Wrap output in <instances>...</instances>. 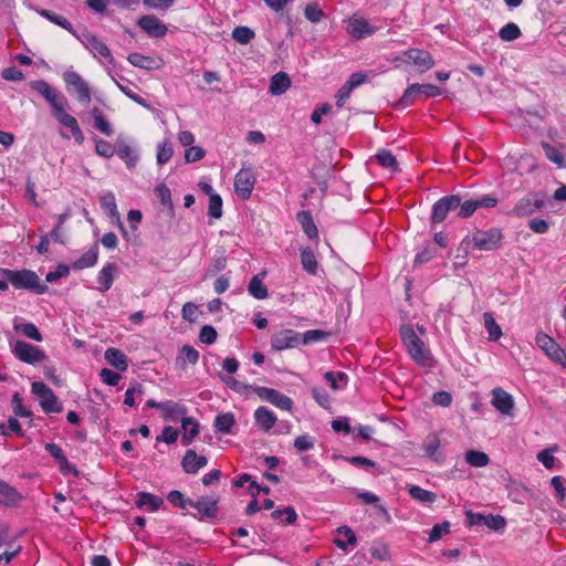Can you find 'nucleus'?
I'll return each mask as SVG.
<instances>
[{
  "mask_svg": "<svg viewBox=\"0 0 566 566\" xmlns=\"http://www.w3.org/2000/svg\"><path fill=\"white\" fill-rule=\"evenodd\" d=\"M30 87L38 92L50 105L52 116L64 127H71L67 98L43 80L32 81Z\"/></svg>",
  "mask_w": 566,
  "mask_h": 566,
  "instance_id": "obj_1",
  "label": "nucleus"
},
{
  "mask_svg": "<svg viewBox=\"0 0 566 566\" xmlns=\"http://www.w3.org/2000/svg\"><path fill=\"white\" fill-rule=\"evenodd\" d=\"M400 336L409 356L417 365L421 367H431L433 365L430 349L410 325H403L400 328Z\"/></svg>",
  "mask_w": 566,
  "mask_h": 566,
  "instance_id": "obj_2",
  "label": "nucleus"
},
{
  "mask_svg": "<svg viewBox=\"0 0 566 566\" xmlns=\"http://www.w3.org/2000/svg\"><path fill=\"white\" fill-rule=\"evenodd\" d=\"M10 349L18 360L29 365L42 363L46 358L40 347L20 339L10 342Z\"/></svg>",
  "mask_w": 566,
  "mask_h": 566,
  "instance_id": "obj_3",
  "label": "nucleus"
},
{
  "mask_svg": "<svg viewBox=\"0 0 566 566\" xmlns=\"http://www.w3.org/2000/svg\"><path fill=\"white\" fill-rule=\"evenodd\" d=\"M535 343L551 361L566 368V352L553 337L544 332H538Z\"/></svg>",
  "mask_w": 566,
  "mask_h": 566,
  "instance_id": "obj_4",
  "label": "nucleus"
},
{
  "mask_svg": "<svg viewBox=\"0 0 566 566\" xmlns=\"http://www.w3.org/2000/svg\"><path fill=\"white\" fill-rule=\"evenodd\" d=\"M0 275L15 289L32 290L39 286V276L31 270L13 271L1 268Z\"/></svg>",
  "mask_w": 566,
  "mask_h": 566,
  "instance_id": "obj_5",
  "label": "nucleus"
},
{
  "mask_svg": "<svg viewBox=\"0 0 566 566\" xmlns=\"http://www.w3.org/2000/svg\"><path fill=\"white\" fill-rule=\"evenodd\" d=\"M31 391L38 398L43 411L50 413L60 412L62 410V406L57 397L53 394L51 388L46 386L44 382L34 381L32 384Z\"/></svg>",
  "mask_w": 566,
  "mask_h": 566,
  "instance_id": "obj_6",
  "label": "nucleus"
},
{
  "mask_svg": "<svg viewBox=\"0 0 566 566\" xmlns=\"http://www.w3.org/2000/svg\"><path fill=\"white\" fill-rule=\"evenodd\" d=\"M502 232L500 229L492 228L486 231H478L472 237V243L482 251H492L500 247Z\"/></svg>",
  "mask_w": 566,
  "mask_h": 566,
  "instance_id": "obj_7",
  "label": "nucleus"
},
{
  "mask_svg": "<svg viewBox=\"0 0 566 566\" xmlns=\"http://www.w3.org/2000/svg\"><path fill=\"white\" fill-rule=\"evenodd\" d=\"M255 180V175L252 169H240L234 177V190L237 195L244 200L249 199L254 188Z\"/></svg>",
  "mask_w": 566,
  "mask_h": 566,
  "instance_id": "obj_8",
  "label": "nucleus"
},
{
  "mask_svg": "<svg viewBox=\"0 0 566 566\" xmlns=\"http://www.w3.org/2000/svg\"><path fill=\"white\" fill-rule=\"evenodd\" d=\"M80 42L93 54L94 57H105L109 63L113 62L111 51L107 45L90 32H83L77 36Z\"/></svg>",
  "mask_w": 566,
  "mask_h": 566,
  "instance_id": "obj_9",
  "label": "nucleus"
},
{
  "mask_svg": "<svg viewBox=\"0 0 566 566\" xmlns=\"http://www.w3.org/2000/svg\"><path fill=\"white\" fill-rule=\"evenodd\" d=\"M254 391L262 400H265L282 410H291L293 407V400L289 396L275 389L256 387Z\"/></svg>",
  "mask_w": 566,
  "mask_h": 566,
  "instance_id": "obj_10",
  "label": "nucleus"
},
{
  "mask_svg": "<svg viewBox=\"0 0 566 566\" xmlns=\"http://www.w3.org/2000/svg\"><path fill=\"white\" fill-rule=\"evenodd\" d=\"M545 202L536 193H530L518 200L512 210V213L516 217H526L539 211L544 207Z\"/></svg>",
  "mask_w": 566,
  "mask_h": 566,
  "instance_id": "obj_11",
  "label": "nucleus"
},
{
  "mask_svg": "<svg viewBox=\"0 0 566 566\" xmlns=\"http://www.w3.org/2000/svg\"><path fill=\"white\" fill-rule=\"evenodd\" d=\"M298 344H301V335L293 329H282L271 337V347L277 352L294 348Z\"/></svg>",
  "mask_w": 566,
  "mask_h": 566,
  "instance_id": "obj_12",
  "label": "nucleus"
},
{
  "mask_svg": "<svg viewBox=\"0 0 566 566\" xmlns=\"http://www.w3.org/2000/svg\"><path fill=\"white\" fill-rule=\"evenodd\" d=\"M460 206V197L459 196H447L438 200L432 207L431 220L434 223L442 222L449 211L458 209Z\"/></svg>",
  "mask_w": 566,
  "mask_h": 566,
  "instance_id": "obj_13",
  "label": "nucleus"
},
{
  "mask_svg": "<svg viewBox=\"0 0 566 566\" xmlns=\"http://www.w3.org/2000/svg\"><path fill=\"white\" fill-rule=\"evenodd\" d=\"M492 406L504 416H513L515 402L513 396L504 389L496 387L492 390Z\"/></svg>",
  "mask_w": 566,
  "mask_h": 566,
  "instance_id": "obj_14",
  "label": "nucleus"
},
{
  "mask_svg": "<svg viewBox=\"0 0 566 566\" xmlns=\"http://www.w3.org/2000/svg\"><path fill=\"white\" fill-rule=\"evenodd\" d=\"M137 24L144 32L154 38H163L168 31L167 27L153 14L140 17Z\"/></svg>",
  "mask_w": 566,
  "mask_h": 566,
  "instance_id": "obj_15",
  "label": "nucleus"
},
{
  "mask_svg": "<svg viewBox=\"0 0 566 566\" xmlns=\"http://www.w3.org/2000/svg\"><path fill=\"white\" fill-rule=\"evenodd\" d=\"M160 412L164 420L178 421L182 418H187L186 413L188 412V409L179 401L167 400L161 402Z\"/></svg>",
  "mask_w": 566,
  "mask_h": 566,
  "instance_id": "obj_16",
  "label": "nucleus"
},
{
  "mask_svg": "<svg viewBox=\"0 0 566 566\" xmlns=\"http://www.w3.org/2000/svg\"><path fill=\"white\" fill-rule=\"evenodd\" d=\"M376 28L360 17H353L348 20L347 32L355 39H364L374 34Z\"/></svg>",
  "mask_w": 566,
  "mask_h": 566,
  "instance_id": "obj_17",
  "label": "nucleus"
},
{
  "mask_svg": "<svg viewBox=\"0 0 566 566\" xmlns=\"http://www.w3.org/2000/svg\"><path fill=\"white\" fill-rule=\"evenodd\" d=\"M207 464L208 459L205 455H198L193 450H187L181 461L182 469L188 474H196Z\"/></svg>",
  "mask_w": 566,
  "mask_h": 566,
  "instance_id": "obj_18",
  "label": "nucleus"
},
{
  "mask_svg": "<svg viewBox=\"0 0 566 566\" xmlns=\"http://www.w3.org/2000/svg\"><path fill=\"white\" fill-rule=\"evenodd\" d=\"M99 203H101L102 209L111 218V220L114 223H116L123 232H125L123 222L120 220L119 212L117 210L115 196L112 192L104 193L99 198Z\"/></svg>",
  "mask_w": 566,
  "mask_h": 566,
  "instance_id": "obj_19",
  "label": "nucleus"
},
{
  "mask_svg": "<svg viewBox=\"0 0 566 566\" xmlns=\"http://www.w3.org/2000/svg\"><path fill=\"white\" fill-rule=\"evenodd\" d=\"M406 56L421 71H428L434 65L432 55L423 50L410 49L406 52Z\"/></svg>",
  "mask_w": 566,
  "mask_h": 566,
  "instance_id": "obj_20",
  "label": "nucleus"
},
{
  "mask_svg": "<svg viewBox=\"0 0 566 566\" xmlns=\"http://www.w3.org/2000/svg\"><path fill=\"white\" fill-rule=\"evenodd\" d=\"M189 506L196 509L199 514L206 517H214L218 512L217 500L212 496H202L197 501H189Z\"/></svg>",
  "mask_w": 566,
  "mask_h": 566,
  "instance_id": "obj_21",
  "label": "nucleus"
},
{
  "mask_svg": "<svg viewBox=\"0 0 566 566\" xmlns=\"http://www.w3.org/2000/svg\"><path fill=\"white\" fill-rule=\"evenodd\" d=\"M254 419L256 426L263 431L271 430L277 420L274 412L264 406L259 407L254 411Z\"/></svg>",
  "mask_w": 566,
  "mask_h": 566,
  "instance_id": "obj_22",
  "label": "nucleus"
},
{
  "mask_svg": "<svg viewBox=\"0 0 566 566\" xmlns=\"http://www.w3.org/2000/svg\"><path fill=\"white\" fill-rule=\"evenodd\" d=\"M265 276L266 271H262L259 274L254 275L248 285L249 294L256 300H264L269 295L268 289L263 284Z\"/></svg>",
  "mask_w": 566,
  "mask_h": 566,
  "instance_id": "obj_23",
  "label": "nucleus"
},
{
  "mask_svg": "<svg viewBox=\"0 0 566 566\" xmlns=\"http://www.w3.org/2000/svg\"><path fill=\"white\" fill-rule=\"evenodd\" d=\"M334 544L338 548L346 551L349 546H354L356 544V536L349 527L340 526L336 531Z\"/></svg>",
  "mask_w": 566,
  "mask_h": 566,
  "instance_id": "obj_24",
  "label": "nucleus"
},
{
  "mask_svg": "<svg viewBox=\"0 0 566 566\" xmlns=\"http://www.w3.org/2000/svg\"><path fill=\"white\" fill-rule=\"evenodd\" d=\"M181 428L184 430L181 442L189 446L199 433V423L195 418L187 417L181 419Z\"/></svg>",
  "mask_w": 566,
  "mask_h": 566,
  "instance_id": "obj_25",
  "label": "nucleus"
},
{
  "mask_svg": "<svg viewBox=\"0 0 566 566\" xmlns=\"http://www.w3.org/2000/svg\"><path fill=\"white\" fill-rule=\"evenodd\" d=\"M13 328L24 337L34 342H42L43 336L35 324L31 322H14Z\"/></svg>",
  "mask_w": 566,
  "mask_h": 566,
  "instance_id": "obj_26",
  "label": "nucleus"
},
{
  "mask_svg": "<svg viewBox=\"0 0 566 566\" xmlns=\"http://www.w3.org/2000/svg\"><path fill=\"white\" fill-rule=\"evenodd\" d=\"M105 360L111 366L115 367L120 371H125L128 368V361L124 353L117 348H107L105 352Z\"/></svg>",
  "mask_w": 566,
  "mask_h": 566,
  "instance_id": "obj_27",
  "label": "nucleus"
},
{
  "mask_svg": "<svg viewBox=\"0 0 566 566\" xmlns=\"http://www.w3.org/2000/svg\"><path fill=\"white\" fill-rule=\"evenodd\" d=\"M116 272V265L108 263L102 268L97 275V283L102 292H106L112 287L114 276Z\"/></svg>",
  "mask_w": 566,
  "mask_h": 566,
  "instance_id": "obj_28",
  "label": "nucleus"
},
{
  "mask_svg": "<svg viewBox=\"0 0 566 566\" xmlns=\"http://www.w3.org/2000/svg\"><path fill=\"white\" fill-rule=\"evenodd\" d=\"M73 91L81 104L87 105L91 102V91L87 83L75 73H73Z\"/></svg>",
  "mask_w": 566,
  "mask_h": 566,
  "instance_id": "obj_29",
  "label": "nucleus"
},
{
  "mask_svg": "<svg viewBox=\"0 0 566 566\" xmlns=\"http://www.w3.org/2000/svg\"><path fill=\"white\" fill-rule=\"evenodd\" d=\"M98 259V247L95 244L85 251L76 261L73 262V269H86L95 265Z\"/></svg>",
  "mask_w": 566,
  "mask_h": 566,
  "instance_id": "obj_30",
  "label": "nucleus"
},
{
  "mask_svg": "<svg viewBox=\"0 0 566 566\" xmlns=\"http://www.w3.org/2000/svg\"><path fill=\"white\" fill-rule=\"evenodd\" d=\"M291 86V80L286 73L279 72L272 76L270 82V92L272 95H281Z\"/></svg>",
  "mask_w": 566,
  "mask_h": 566,
  "instance_id": "obj_31",
  "label": "nucleus"
},
{
  "mask_svg": "<svg viewBox=\"0 0 566 566\" xmlns=\"http://www.w3.org/2000/svg\"><path fill=\"white\" fill-rule=\"evenodd\" d=\"M297 221L301 223L302 229L304 233L310 239H317L318 238V231L317 228L313 221V218L310 212L307 211H301L297 213Z\"/></svg>",
  "mask_w": 566,
  "mask_h": 566,
  "instance_id": "obj_32",
  "label": "nucleus"
},
{
  "mask_svg": "<svg viewBox=\"0 0 566 566\" xmlns=\"http://www.w3.org/2000/svg\"><path fill=\"white\" fill-rule=\"evenodd\" d=\"M137 496H138V500L136 502L137 505L140 507H147L150 512H155V511L159 510V507L164 503L161 497L150 494V493L140 492L137 494Z\"/></svg>",
  "mask_w": 566,
  "mask_h": 566,
  "instance_id": "obj_33",
  "label": "nucleus"
},
{
  "mask_svg": "<svg viewBox=\"0 0 566 566\" xmlns=\"http://www.w3.org/2000/svg\"><path fill=\"white\" fill-rule=\"evenodd\" d=\"M128 62L139 69L155 70L159 64L150 56L140 53H130L127 57Z\"/></svg>",
  "mask_w": 566,
  "mask_h": 566,
  "instance_id": "obj_34",
  "label": "nucleus"
},
{
  "mask_svg": "<svg viewBox=\"0 0 566 566\" xmlns=\"http://www.w3.org/2000/svg\"><path fill=\"white\" fill-rule=\"evenodd\" d=\"M301 263L303 269L312 275H316L318 271V263L316 256L311 249L301 250Z\"/></svg>",
  "mask_w": 566,
  "mask_h": 566,
  "instance_id": "obj_35",
  "label": "nucleus"
},
{
  "mask_svg": "<svg viewBox=\"0 0 566 566\" xmlns=\"http://www.w3.org/2000/svg\"><path fill=\"white\" fill-rule=\"evenodd\" d=\"M234 423V416L231 412L219 413L214 419L216 431L223 434L230 433Z\"/></svg>",
  "mask_w": 566,
  "mask_h": 566,
  "instance_id": "obj_36",
  "label": "nucleus"
},
{
  "mask_svg": "<svg viewBox=\"0 0 566 566\" xmlns=\"http://www.w3.org/2000/svg\"><path fill=\"white\" fill-rule=\"evenodd\" d=\"M90 115L94 119V127L106 136L113 134V129L108 120L103 116L102 112L97 107H93L90 111Z\"/></svg>",
  "mask_w": 566,
  "mask_h": 566,
  "instance_id": "obj_37",
  "label": "nucleus"
},
{
  "mask_svg": "<svg viewBox=\"0 0 566 566\" xmlns=\"http://www.w3.org/2000/svg\"><path fill=\"white\" fill-rule=\"evenodd\" d=\"M483 322H484V327L486 328L488 334H489V339L493 340V342L500 339V337L502 336V329H501L500 325L496 323L493 314L489 313V312L484 313Z\"/></svg>",
  "mask_w": 566,
  "mask_h": 566,
  "instance_id": "obj_38",
  "label": "nucleus"
},
{
  "mask_svg": "<svg viewBox=\"0 0 566 566\" xmlns=\"http://www.w3.org/2000/svg\"><path fill=\"white\" fill-rule=\"evenodd\" d=\"M408 492L413 500L421 503H432L437 499L436 493L424 490L418 485H409Z\"/></svg>",
  "mask_w": 566,
  "mask_h": 566,
  "instance_id": "obj_39",
  "label": "nucleus"
},
{
  "mask_svg": "<svg viewBox=\"0 0 566 566\" xmlns=\"http://www.w3.org/2000/svg\"><path fill=\"white\" fill-rule=\"evenodd\" d=\"M465 461L474 468H484L489 464L490 458L485 452L469 450L465 452Z\"/></svg>",
  "mask_w": 566,
  "mask_h": 566,
  "instance_id": "obj_40",
  "label": "nucleus"
},
{
  "mask_svg": "<svg viewBox=\"0 0 566 566\" xmlns=\"http://www.w3.org/2000/svg\"><path fill=\"white\" fill-rule=\"evenodd\" d=\"M117 155L125 161L128 168H134L138 161L137 153L128 145H118Z\"/></svg>",
  "mask_w": 566,
  "mask_h": 566,
  "instance_id": "obj_41",
  "label": "nucleus"
},
{
  "mask_svg": "<svg viewBox=\"0 0 566 566\" xmlns=\"http://www.w3.org/2000/svg\"><path fill=\"white\" fill-rule=\"evenodd\" d=\"M174 155V148L169 139L164 140L157 147V164L163 166L170 160Z\"/></svg>",
  "mask_w": 566,
  "mask_h": 566,
  "instance_id": "obj_42",
  "label": "nucleus"
},
{
  "mask_svg": "<svg viewBox=\"0 0 566 566\" xmlns=\"http://www.w3.org/2000/svg\"><path fill=\"white\" fill-rule=\"evenodd\" d=\"M543 149L545 151V156L554 163L557 167L564 166V151L555 146L549 145L548 143L543 144Z\"/></svg>",
  "mask_w": 566,
  "mask_h": 566,
  "instance_id": "obj_43",
  "label": "nucleus"
},
{
  "mask_svg": "<svg viewBox=\"0 0 566 566\" xmlns=\"http://www.w3.org/2000/svg\"><path fill=\"white\" fill-rule=\"evenodd\" d=\"M521 34L522 33H521L518 25L513 22L505 24L499 31V36L501 38V40H503L505 42L514 41V40L518 39L521 36Z\"/></svg>",
  "mask_w": 566,
  "mask_h": 566,
  "instance_id": "obj_44",
  "label": "nucleus"
},
{
  "mask_svg": "<svg viewBox=\"0 0 566 566\" xmlns=\"http://www.w3.org/2000/svg\"><path fill=\"white\" fill-rule=\"evenodd\" d=\"M144 395H145V389H144L143 385L135 384L126 390L124 403L128 407H134L136 405V399L142 398Z\"/></svg>",
  "mask_w": 566,
  "mask_h": 566,
  "instance_id": "obj_45",
  "label": "nucleus"
},
{
  "mask_svg": "<svg viewBox=\"0 0 566 566\" xmlns=\"http://www.w3.org/2000/svg\"><path fill=\"white\" fill-rule=\"evenodd\" d=\"M45 450L55 458L62 471L69 470V461L64 455L62 449L55 443H46Z\"/></svg>",
  "mask_w": 566,
  "mask_h": 566,
  "instance_id": "obj_46",
  "label": "nucleus"
},
{
  "mask_svg": "<svg viewBox=\"0 0 566 566\" xmlns=\"http://www.w3.org/2000/svg\"><path fill=\"white\" fill-rule=\"evenodd\" d=\"M325 378L331 384V387L337 390L346 386L348 376L343 371H327Z\"/></svg>",
  "mask_w": 566,
  "mask_h": 566,
  "instance_id": "obj_47",
  "label": "nucleus"
},
{
  "mask_svg": "<svg viewBox=\"0 0 566 566\" xmlns=\"http://www.w3.org/2000/svg\"><path fill=\"white\" fill-rule=\"evenodd\" d=\"M155 193L159 199L160 203L168 210H172V199L170 189L165 184H159L155 188Z\"/></svg>",
  "mask_w": 566,
  "mask_h": 566,
  "instance_id": "obj_48",
  "label": "nucleus"
},
{
  "mask_svg": "<svg viewBox=\"0 0 566 566\" xmlns=\"http://www.w3.org/2000/svg\"><path fill=\"white\" fill-rule=\"evenodd\" d=\"M254 35V31L248 27H237L232 31V38L240 44H248Z\"/></svg>",
  "mask_w": 566,
  "mask_h": 566,
  "instance_id": "obj_49",
  "label": "nucleus"
},
{
  "mask_svg": "<svg viewBox=\"0 0 566 566\" xmlns=\"http://www.w3.org/2000/svg\"><path fill=\"white\" fill-rule=\"evenodd\" d=\"M415 85L418 86V90H416V91H417L419 98H422V99L436 97L442 93L441 88H439L438 86H436L433 84H415Z\"/></svg>",
  "mask_w": 566,
  "mask_h": 566,
  "instance_id": "obj_50",
  "label": "nucleus"
},
{
  "mask_svg": "<svg viewBox=\"0 0 566 566\" xmlns=\"http://www.w3.org/2000/svg\"><path fill=\"white\" fill-rule=\"evenodd\" d=\"M377 161L384 168H387L391 171L397 169V161L395 156L388 150H381L376 155Z\"/></svg>",
  "mask_w": 566,
  "mask_h": 566,
  "instance_id": "obj_51",
  "label": "nucleus"
},
{
  "mask_svg": "<svg viewBox=\"0 0 566 566\" xmlns=\"http://www.w3.org/2000/svg\"><path fill=\"white\" fill-rule=\"evenodd\" d=\"M208 213L214 219H219L222 216V199L217 193H211L209 198Z\"/></svg>",
  "mask_w": 566,
  "mask_h": 566,
  "instance_id": "obj_52",
  "label": "nucleus"
},
{
  "mask_svg": "<svg viewBox=\"0 0 566 566\" xmlns=\"http://www.w3.org/2000/svg\"><path fill=\"white\" fill-rule=\"evenodd\" d=\"M422 448L428 457H433L440 448V439L438 434H428L423 441Z\"/></svg>",
  "mask_w": 566,
  "mask_h": 566,
  "instance_id": "obj_53",
  "label": "nucleus"
},
{
  "mask_svg": "<svg viewBox=\"0 0 566 566\" xmlns=\"http://www.w3.org/2000/svg\"><path fill=\"white\" fill-rule=\"evenodd\" d=\"M478 520L483 521L484 525L494 531L505 526V520L500 515H479Z\"/></svg>",
  "mask_w": 566,
  "mask_h": 566,
  "instance_id": "obj_54",
  "label": "nucleus"
},
{
  "mask_svg": "<svg viewBox=\"0 0 566 566\" xmlns=\"http://www.w3.org/2000/svg\"><path fill=\"white\" fill-rule=\"evenodd\" d=\"M558 450L557 446H554L549 449H545L537 454V460L546 468L552 469L555 464V457L553 455V452H556Z\"/></svg>",
  "mask_w": 566,
  "mask_h": 566,
  "instance_id": "obj_55",
  "label": "nucleus"
},
{
  "mask_svg": "<svg viewBox=\"0 0 566 566\" xmlns=\"http://www.w3.org/2000/svg\"><path fill=\"white\" fill-rule=\"evenodd\" d=\"M182 356L178 358L184 366L186 363L195 365L199 359V353L191 346L185 345L181 348Z\"/></svg>",
  "mask_w": 566,
  "mask_h": 566,
  "instance_id": "obj_56",
  "label": "nucleus"
},
{
  "mask_svg": "<svg viewBox=\"0 0 566 566\" xmlns=\"http://www.w3.org/2000/svg\"><path fill=\"white\" fill-rule=\"evenodd\" d=\"M95 151L102 157L111 158L115 154V148L109 142L97 139L95 142Z\"/></svg>",
  "mask_w": 566,
  "mask_h": 566,
  "instance_id": "obj_57",
  "label": "nucleus"
},
{
  "mask_svg": "<svg viewBox=\"0 0 566 566\" xmlns=\"http://www.w3.org/2000/svg\"><path fill=\"white\" fill-rule=\"evenodd\" d=\"M449 532H450V523L449 522L436 524L430 531L428 541L430 543L436 542V541L440 539L443 535L448 534Z\"/></svg>",
  "mask_w": 566,
  "mask_h": 566,
  "instance_id": "obj_58",
  "label": "nucleus"
},
{
  "mask_svg": "<svg viewBox=\"0 0 566 566\" xmlns=\"http://www.w3.org/2000/svg\"><path fill=\"white\" fill-rule=\"evenodd\" d=\"M304 14L305 18L313 23L319 22L324 15L323 10L316 3L307 4Z\"/></svg>",
  "mask_w": 566,
  "mask_h": 566,
  "instance_id": "obj_59",
  "label": "nucleus"
},
{
  "mask_svg": "<svg viewBox=\"0 0 566 566\" xmlns=\"http://www.w3.org/2000/svg\"><path fill=\"white\" fill-rule=\"evenodd\" d=\"M206 155V151L203 148L199 147V146H190L186 151H185V160L187 163H196V161H199L200 159H202Z\"/></svg>",
  "mask_w": 566,
  "mask_h": 566,
  "instance_id": "obj_60",
  "label": "nucleus"
},
{
  "mask_svg": "<svg viewBox=\"0 0 566 566\" xmlns=\"http://www.w3.org/2000/svg\"><path fill=\"white\" fill-rule=\"evenodd\" d=\"M99 377H101L102 381L108 386H116L122 378L118 373L113 371L108 368H103L99 371Z\"/></svg>",
  "mask_w": 566,
  "mask_h": 566,
  "instance_id": "obj_61",
  "label": "nucleus"
},
{
  "mask_svg": "<svg viewBox=\"0 0 566 566\" xmlns=\"http://www.w3.org/2000/svg\"><path fill=\"white\" fill-rule=\"evenodd\" d=\"M416 90H418V86L412 84L405 91L403 95L399 101V105L401 107H408L413 103L416 98H419Z\"/></svg>",
  "mask_w": 566,
  "mask_h": 566,
  "instance_id": "obj_62",
  "label": "nucleus"
},
{
  "mask_svg": "<svg viewBox=\"0 0 566 566\" xmlns=\"http://www.w3.org/2000/svg\"><path fill=\"white\" fill-rule=\"evenodd\" d=\"M181 315L185 321L195 322L199 315L198 306L191 302L186 303L182 306Z\"/></svg>",
  "mask_w": 566,
  "mask_h": 566,
  "instance_id": "obj_63",
  "label": "nucleus"
},
{
  "mask_svg": "<svg viewBox=\"0 0 566 566\" xmlns=\"http://www.w3.org/2000/svg\"><path fill=\"white\" fill-rule=\"evenodd\" d=\"M178 439V430L171 426L164 427L161 434L157 437L158 441H164L168 444L176 442Z\"/></svg>",
  "mask_w": 566,
  "mask_h": 566,
  "instance_id": "obj_64",
  "label": "nucleus"
}]
</instances>
